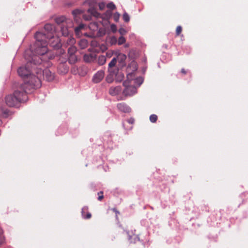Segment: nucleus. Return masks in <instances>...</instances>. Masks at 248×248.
<instances>
[{
  "label": "nucleus",
  "instance_id": "6e6552de",
  "mask_svg": "<svg viewBox=\"0 0 248 248\" xmlns=\"http://www.w3.org/2000/svg\"><path fill=\"white\" fill-rule=\"evenodd\" d=\"M118 109L124 113H128L130 112L131 108L125 103H120L117 105Z\"/></svg>",
  "mask_w": 248,
  "mask_h": 248
},
{
  "label": "nucleus",
  "instance_id": "c85d7f7f",
  "mask_svg": "<svg viewBox=\"0 0 248 248\" xmlns=\"http://www.w3.org/2000/svg\"><path fill=\"white\" fill-rule=\"evenodd\" d=\"M118 59H120L121 61H124L126 59V56L123 54H119L118 56Z\"/></svg>",
  "mask_w": 248,
  "mask_h": 248
},
{
  "label": "nucleus",
  "instance_id": "c9c22d12",
  "mask_svg": "<svg viewBox=\"0 0 248 248\" xmlns=\"http://www.w3.org/2000/svg\"><path fill=\"white\" fill-rule=\"evenodd\" d=\"M136 80L137 81H138L139 82V86H140V84L142 83V79L141 78H137L136 79Z\"/></svg>",
  "mask_w": 248,
  "mask_h": 248
},
{
  "label": "nucleus",
  "instance_id": "393cba45",
  "mask_svg": "<svg viewBox=\"0 0 248 248\" xmlns=\"http://www.w3.org/2000/svg\"><path fill=\"white\" fill-rule=\"evenodd\" d=\"M182 31V28L180 26H178L177 27L176 29V36H178L180 35Z\"/></svg>",
  "mask_w": 248,
  "mask_h": 248
},
{
  "label": "nucleus",
  "instance_id": "5701e85b",
  "mask_svg": "<svg viewBox=\"0 0 248 248\" xmlns=\"http://www.w3.org/2000/svg\"><path fill=\"white\" fill-rule=\"evenodd\" d=\"M157 120V116L155 114H152L150 116V121L152 123H155Z\"/></svg>",
  "mask_w": 248,
  "mask_h": 248
},
{
  "label": "nucleus",
  "instance_id": "bb28decb",
  "mask_svg": "<svg viewBox=\"0 0 248 248\" xmlns=\"http://www.w3.org/2000/svg\"><path fill=\"white\" fill-rule=\"evenodd\" d=\"M84 27V25L83 24L79 25L78 27L76 28L75 29V31L76 33H78Z\"/></svg>",
  "mask_w": 248,
  "mask_h": 248
},
{
  "label": "nucleus",
  "instance_id": "79ce46f5",
  "mask_svg": "<svg viewBox=\"0 0 248 248\" xmlns=\"http://www.w3.org/2000/svg\"><path fill=\"white\" fill-rule=\"evenodd\" d=\"M84 18L86 19V20H89L91 19V16H89L88 17H86L85 16H84Z\"/></svg>",
  "mask_w": 248,
  "mask_h": 248
},
{
  "label": "nucleus",
  "instance_id": "a18cd8bd",
  "mask_svg": "<svg viewBox=\"0 0 248 248\" xmlns=\"http://www.w3.org/2000/svg\"><path fill=\"white\" fill-rule=\"evenodd\" d=\"M120 31V33H122V32H123V31Z\"/></svg>",
  "mask_w": 248,
  "mask_h": 248
},
{
  "label": "nucleus",
  "instance_id": "b1692460",
  "mask_svg": "<svg viewBox=\"0 0 248 248\" xmlns=\"http://www.w3.org/2000/svg\"><path fill=\"white\" fill-rule=\"evenodd\" d=\"M123 18L124 20L126 22H128L130 20V17H129V15H128V14L126 13V12H125L123 14Z\"/></svg>",
  "mask_w": 248,
  "mask_h": 248
},
{
  "label": "nucleus",
  "instance_id": "6ab92c4d",
  "mask_svg": "<svg viewBox=\"0 0 248 248\" xmlns=\"http://www.w3.org/2000/svg\"><path fill=\"white\" fill-rule=\"evenodd\" d=\"M77 51V48L76 46H72L68 49V53L69 55H75V53Z\"/></svg>",
  "mask_w": 248,
  "mask_h": 248
},
{
  "label": "nucleus",
  "instance_id": "c03bdc74",
  "mask_svg": "<svg viewBox=\"0 0 248 248\" xmlns=\"http://www.w3.org/2000/svg\"><path fill=\"white\" fill-rule=\"evenodd\" d=\"M120 31V33H122V32H123V31Z\"/></svg>",
  "mask_w": 248,
  "mask_h": 248
},
{
  "label": "nucleus",
  "instance_id": "1a4fd4ad",
  "mask_svg": "<svg viewBox=\"0 0 248 248\" xmlns=\"http://www.w3.org/2000/svg\"><path fill=\"white\" fill-rule=\"evenodd\" d=\"M81 215L82 217L85 219H88L91 218L92 214L88 212V207L84 206L81 210Z\"/></svg>",
  "mask_w": 248,
  "mask_h": 248
},
{
  "label": "nucleus",
  "instance_id": "ddd939ff",
  "mask_svg": "<svg viewBox=\"0 0 248 248\" xmlns=\"http://www.w3.org/2000/svg\"><path fill=\"white\" fill-rule=\"evenodd\" d=\"M55 22L56 23L60 25H63V24H66L67 22L66 21V18L65 17L63 16H62L60 17H58L55 18Z\"/></svg>",
  "mask_w": 248,
  "mask_h": 248
},
{
  "label": "nucleus",
  "instance_id": "4be33fe9",
  "mask_svg": "<svg viewBox=\"0 0 248 248\" xmlns=\"http://www.w3.org/2000/svg\"><path fill=\"white\" fill-rule=\"evenodd\" d=\"M125 39L122 36H120L117 40V43L119 45H121L125 42Z\"/></svg>",
  "mask_w": 248,
  "mask_h": 248
},
{
  "label": "nucleus",
  "instance_id": "39448f33",
  "mask_svg": "<svg viewBox=\"0 0 248 248\" xmlns=\"http://www.w3.org/2000/svg\"><path fill=\"white\" fill-rule=\"evenodd\" d=\"M133 77L132 73L128 74L127 79L123 82V85L125 87L123 94L125 96H132L137 93V88L135 86L130 85Z\"/></svg>",
  "mask_w": 248,
  "mask_h": 248
},
{
  "label": "nucleus",
  "instance_id": "72a5a7b5",
  "mask_svg": "<svg viewBox=\"0 0 248 248\" xmlns=\"http://www.w3.org/2000/svg\"><path fill=\"white\" fill-rule=\"evenodd\" d=\"M99 9L101 10H103L104 7H105V4L104 3H99Z\"/></svg>",
  "mask_w": 248,
  "mask_h": 248
},
{
  "label": "nucleus",
  "instance_id": "7ed1b4c3",
  "mask_svg": "<svg viewBox=\"0 0 248 248\" xmlns=\"http://www.w3.org/2000/svg\"><path fill=\"white\" fill-rule=\"evenodd\" d=\"M5 100L8 106L10 107H16L19 103L25 102L27 100V90L24 91L19 87L13 94L6 96Z\"/></svg>",
  "mask_w": 248,
  "mask_h": 248
},
{
  "label": "nucleus",
  "instance_id": "2eb2a0df",
  "mask_svg": "<svg viewBox=\"0 0 248 248\" xmlns=\"http://www.w3.org/2000/svg\"><path fill=\"white\" fill-rule=\"evenodd\" d=\"M88 12L95 17H99L100 14L93 7H91L88 10Z\"/></svg>",
  "mask_w": 248,
  "mask_h": 248
},
{
  "label": "nucleus",
  "instance_id": "cd10ccee",
  "mask_svg": "<svg viewBox=\"0 0 248 248\" xmlns=\"http://www.w3.org/2000/svg\"><path fill=\"white\" fill-rule=\"evenodd\" d=\"M81 12V11H80L78 9H76V10H74L72 12V14L74 16H77L78 15L80 14Z\"/></svg>",
  "mask_w": 248,
  "mask_h": 248
},
{
  "label": "nucleus",
  "instance_id": "aec40b11",
  "mask_svg": "<svg viewBox=\"0 0 248 248\" xmlns=\"http://www.w3.org/2000/svg\"><path fill=\"white\" fill-rule=\"evenodd\" d=\"M68 60H69V62L70 63H75L77 61V57H76V56L75 55H69Z\"/></svg>",
  "mask_w": 248,
  "mask_h": 248
},
{
  "label": "nucleus",
  "instance_id": "f704fd0d",
  "mask_svg": "<svg viewBox=\"0 0 248 248\" xmlns=\"http://www.w3.org/2000/svg\"><path fill=\"white\" fill-rule=\"evenodd\" d=\"M112 211H113L114 212H115V213L116 217H117L118 214H120L119 212L118 211H117V210H116V208H113V209H112Z\"/></svg>",
  "mask_w": 248,
  "mask_h": 248
},
{
  "label": "nucleus",
  "instance_id": "c756f323",
  "mask_svg": "<svg viewBox=\"0 0 248 248\" xmlns=\"http://www.w3.org/2000/svg\"><path fill=\"white\" fill-rule=\"evenodd\" d=\"M4 242V238L2 236V231L0 229V246L2 245V244Z\"/></svg>",
  "mask_w": 248,
  "mask_h": 248
},
{
  "label": "nucleus",
  "instance_id": "4468645a",
  "mask_svg": "<svg viewBox=\"0 0 248 248\" xmlns=\"http://www.w3.org/2000/svg\"><path fill=\"white\" fill-rule=\"evenodd\" d=\"M9 113V111L6 109L4 108L3 107L0 108V117H6ZM1 122L0 120V124H1Z\"/></svg>",
  "mask_w": 248,
  "mask_h": 248
},
{
  "label": "nucleus",
  "instance_id": "dca6fc26",
  "mask_svg": "<svg viewBox=\"0 0 248 248\" xmlns=\"http://www.w3.org/2000/svg\"><path fill=\"white\" fill-rule=\"evenodd\" d=\"M88 41L85 39H82L80 40L78 45L81 49H84L88 46Z\"/></svg>",
  "mask_w": 248,
  "mask_h": 248
},
{
  "label": "nucleus",
  "instance_id": "a878e982",
  "mask_svg": "<svg viewBox=\"0 0 248 248\" xmlns=\"http://www.w3.org/2000/svg\"><path fill=\"white\" fill-rule=\"evenodd\" d=\"M117 42V39L115 36L110 38V43L111 45H114Z\"/></svg>",
  "mask_w": 248,
  "mask_h": 248
},
{
  "label": "nucleus",
  "instance_id": "a19ab883",
  "mask_svg": "<svg viewBox=\"0 0 248 248\" xmlns=\"http://www.w3.org/2000/svg\"><path fill=\"white\" fill-rule=\"evenodd\" d=\"M97 45V42L96 41H93L92 42V45L94 46H96Z\"/></svg>",
  "mask_w": 248,
  "mask_h": 248
},
{
  "label": "nucleus",
  "instance_id": "2f4dec72",
  "mask_svg": "<svg viewBox=\"0 0 248 248\" xmlns=\"http://www.w3.org/2000/svg\"><path fill=\"white\" fill-rule=\"evenodd\" d=\"M98 194L99 195L98 200L99 201H101L103 199V192L102 191H100L98 193Z\"/></svg>",
  "mask_w": 248,
  "mask_h": 248
},
{
  "label": "nucleus",
  "instance_id": "473e14b6",
  "mask_svg": "<svg viewBox=\"0 0 248 248\" xmlns=\"http://www.w3.org/2000/svg\"><path fill=\"white\" fill-rule=\"evenodd\" d=\"M126 121L128 123L132 124L134 123L135 120L134 118H131L128 119Z\"/></svg>",
  "mask_w": 248,
  "mask_h": 248
},
{
  "label": "nucleus",
  "instance_id": "f3484780",
  "mask_svg": "<svg viewBox=\"0 0 248 248\" xmlns=\"http://www.w3.org/2000/svg\"><path fill=\"white\" fill-rule=\"evenodd\" d=\"M93 55L91 54H85L83 57L84 61L88 62L93 60Z\"/></svg>",
  "mask_w": 248,
  "mask_h": 248
},
{
  "label": "nucleus",
  "instance_id": "20e7f679",
  "mask_svg": "<svg viewBox=\"0 0 248 248\" xmlns=\"http://www.w3.org/2000/svg\"><path fill=\"white\" fill-rule=\"evenodd\" d=\"M43 61H45V60H43L39 56L35 54V55L31 57V60H29L25 67L22 66L18 68L17 70L18 75L21 77L26 78H28L29 75L31 73V71L28 68L30 66H31V68L32 69V64L34 65H39L42 63ZM34 67H33V68Z\"/></svg>",
  "mask_w": 248,
  "mask_h": 248
},
{
  "label": "nucleus",
  "instance_id": "423d86ee",
  "mask_svg": "<svg viewBox=\"0 0 248 248\" xmlns=\"http://www.w3.org/2000/svg\"><path fill=\"white\" fill-rule=\"evenodd\" d=\"M42 76L47 81H51L54 78V74L52 73L48 69H46L44 70H42Z\"/></svg>",
  "mask_w": 248,
  "mask_h": 248
},
{
  "label": "nucleus",
  "instance_id": "4c0bfd02",
  "mask_svg": "<svg viewBox=\"0 0 248 248\" xmlns=\"http://www.w3.org/2000/svg\"><path fill=\"white\" fill-rule=\"evenodd\" d=\"M111 29H112V30L113 31H116V27H115V25H112L111 26Z\"/></svg>",
  "mask_w": 248,
  "mask_h": 248
},
{
  "label": "nucleus",
  "instance_id": "412c9836",
  "mask_svg": "<svg viewBox=\"0 0 248 248\" xmlns=\"http://www.w3.org/2000/svg\"><path fill=\"white\" fill-rule=\"evenodd\" d=\"M117 62V59L116 58H113L111 62L108 64V67L109 68H111L114 67Z\"/></svg>",
  "mask_w": 248,
  "mask_h": 248
},
{
  "label": "nucleus",
  "instance_id": "f03ea898",
  "mask_svg": "<svg viewBox=\"0 0 248 248\" xmlns=\"http://www.w3.org/2000/svg\"><path fill=\"white\" fill-rule=\"evenodd\" d=\"M42 77V70L41 68L34 67L24 83L20 85V89L27 90V93L31 89L38 88L41 85V79Z\"/></svg>",
  "mask_w": 248,
  "mask_h": 248
},
{
  "label": "nucleus",
  "instance_id": "9d476101",
  "mask_svg": "<svg viewBox=\"0 0 248 248\" xmlns=\"http://www.w3.org/2000/svg\"><path fill=\"white\" fill-rule=\"evenodd\" d=\"M121 92V88L120 86L111 87L109 90V93L113 96H115L119 94Z\"/></svg>",
  "mask_w": 248,
  "mask_h": 248
},
{
  "label": "nucleus",
  "instance_id": "0eeeda50",
  "mask_svg": "<svg viewBox=\"0 0 248 248\" xmlns=\"http://www.w3.org/2000/svg\"><path fill=\"white\" fill-rule=\"evenodd\" d=\"M104 71L103 70L98 71L93 76V81L94 83L100 82L104 77Z\"/></svg>",
  "mask_w": 248,
  "mask_h": 248
},
{
  "label": "nucleus",
  "instance_id": "f8f14e48",
  "mask_svg": "<svg viewBox=\"0 0 248 248\" xmlns=\"http://www.w3.org/2000/svg\"><path fill=\"white\" fill-rule=\"evenodd\" d=\"M59 28H61V32L62 35L65 36L68 35L69 31L67 27V24H63V25H61Z\"/></svg>",
  "mask_w": 248,
  "mask_h": 248
},
{
  "label": "nucleus",
  "instance_id": "a211bd4d",
  "mask_svg": "<svg viewBox=\"0 0 248 248\" xmlns=\"http://www.w3.org/2000/svg\"><path fill=\"white\" fill-rule=\"evenodd\" d=\"M106 58L105 56L103 55H101L99 56L98 59V63L99 65H102L106 63Z\"/></svg>",
  "mask_w": 248,
  "mask_h": 248
},
{
  "label": "nucleus",
  "instance_id": "f257e3e1",
  "mask_svg": "<svg viewBox=\"0 0 248 248\" xmlns=\"http://www.w3.org/2000/svg\"><path fill=\"white\" fill-rule=\"evenodd\" d=\"M36 42L34 44V53L38 56H42L43 60L46 59V56L49 59V54L47 53V42L52 47L57 49L61 46L60 39L56 34L55 27L54 25L46 24L44 27L43 32H37L35 35Z\"/></svg>",
  "mask_w": 248,
  "mask_h": 248
},
{
  "label": "nucleus",
  "instance_id": "7c9ffc66",
  "mask_svg": "<svg viewBox=\"0 0 248 248\" xmlns=\"http://www.w3.org/2000/svg\"><path fill=\"white\" fill-rule=\"evenodd\" d=\"M107 7L113 10L115 8V6L113 3L110 2L107 5Z\"/></svg>",
  "mask_w": 248,
  "mask_h": 248
},
{
  "label": "nucleus",
  "instance_id": "37998d69",
  "mask_svg": "<svg viewBox=\"0 0 248 248\" xmlns=\"http://www.w3.org/2000/svg\"><path fill=\"white\" fill-rule=\"evenodd\" d=\"M18 96H21V94L19 93V94H18Z\"/></svg>",
  "mask_w": 248,
  "mask_h": 248
},
{
  "label": "nucleus",
  "instance_id": "9b49d317",
  "mask_svg": "<svg viewBox=\"0 0 248 248\" xmlns=\"http://www.w3.org/2000/svg\"><path fill=\"white\" fill-rule=\"evenodd\" d=\"M58 70L59 72L62 74H65L68 71V68L65 63H60L58 67Z\"/></svg>",
  "mask_w": 248,
  "mask_h": 248
},
{
  "label": "nucleus",
  "instance_id": "58836bf2",
  "mask_svg": "<svg viewBox=\"0 0 248 248\" xmlns=\"http://www.w3.org/2000/svg\"><path fill=\"white\" fill-rule=\"evenodd\" d=\"M106 80L108 82L110 83L112 82V80L110 78H109L108 77H107Z\"/></svg>",
  "mask_w": 248,
  "mask_h": 248
},
{
  "label": "nucleus",
  "instance_id": "ea45409f",
  "mask_svg": "<svg viewBox=\"0 0 248 248\" xmlns=\"http://www.w3.org/2000/svg\"><path fill=\"white\" fill-rule=\"evenodd\" d=\"M69 42L71 43V44H73L75 42V40L74 38H71L70 39V41Z\"/></svg>",
  "mask_w": 248,
  "mask_h": 248
},
{
  "label": "nucleus",
  "instance_id": "e433bc0d",
  "mask_svg": "<svg viewBox=\"0 0 248 248\" xmlns=\"http://www.w3.org/2000/svg\"><path fill=\"white\" fill-rule=\"evenodd\" d=\"M181 72L183 74H186V70L184 69V68H182L181 70Z\"/></svg>",
  "mask_w": 248,
  "mask_h": 248
}]
</instances>
